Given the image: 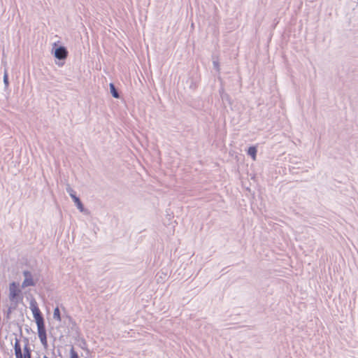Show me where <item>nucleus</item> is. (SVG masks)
Listing matches in <instances>:
<instances>
[{
  "mask_svg": "<svg viewBox=\"0 0 358 358\" xmlns=\"http://www.w3.org/2000/svg\"><path fill=\"white\" fill-rule=\"evenodd\" d=\"M26 331L29 333V328H28V327H27V328H26Z\"/></svg>",
  "mask_w": 358,
  "mask_h": 358,
  "instance_id": "dca6fc26",
  "label": "nucleus"
},
{
  "mask_svg": "<svg viewBox=\"0 0 358 358\" xmlns=\"http://www.w3.org/2000/svg\"><path fill=\"white\" fill-rule=\"evenodd\" d=\"M66 192L73 201L75 205L76 206L77 208L81 212L85 213L87 211V209L85 208V206L81 201L80 199L77 196L76 192L69 186L67 185Z\"/></svg>",
  "mask_w": 358,
  "mask_h": 358,
  "instance_id": "20e7f679",
  "label": "nucleus"
},
{
  "mask_svg": "<svg viewBox=\"0 0 358 358\" xmlns=\"http://www.w3.org/2000/svg\"><path fill=\"white\" fill-rule=\"evenodd\" d=\"M9 299L11 302L18 303L22 300L21 296V290L19 288V285L15 282H12L9 285Z\"/></svg>",
  "mask_w": 358,
  "mask_h": 358,
  "instance_id": "7ed1b4c3",
  "label": "nucleus"
},
{
  "mask_svg": "<svg viewBox=\"0 0 358 358\" xmlns=\"http://www.w3.org/2000/svg\"><path fill=\"white\" fill-rule=\"evenodd\" d=\"M43 358H50V357H48V356H46V355H44Z\"/></svg>",
  "mask_w": 358,
  "mask_h": 358,
  "instance_id": "f3484780",
  "label": "nucleus"
},
{
  "mask_svg": "<svg viewBox=\"0 0 358 358\" xmlns=\"http://www.w3.org/2000/svg\"><path fill=\"white\" fill-rule=\"evenodd\" d=\"M32 350L31 348H28L27 346H24L23 352H21V356L16 358H31Z\"/></svg>",
  "mask_w": 358,
  "mask_h": 358,
  "instance_id": "6e6552de",
  "label": "nucleus"
},
{
  "mask_svg": "<svg viewBox=\"0 0 358 358\" xmlns=\"http://www.w3.org/2000/svg\"><path fill=\"white\" fill-rule=\"evenodd\" d=\"M24 279L22 283V287L25 288L27 287H34L36 282L34 281L31 271L24 270L22 272Z\"/></svg>",
  "mask_w": 358,
  "mask_h": 358,
  "instance_id": "39448f33",
  "label": "nucleus"
},
{
  "mask_svg": "<svg viewBox=\"0 0 358 358\" xmlns=\"http://www.w3.org/2000/svg\"><path fill=\"white\" fill-rule=\"evenodd\" d=\"M110 92H111L112 95L113 96V97L119 98V94L117 92V90L115 87V85L113 83L110 84Z\"/></svg>",
  "mask_w": 358,
  "mask_h": 358,
  "instance_id": "f8f14e48",
  "label": "nucleus"
},
{
  "mask_svg": "<svg viewBox=\"0 0 358 358\" xmlns=\"http://www.w3.org/2000/svg\"><path fill=\"white\" fill-rule=\"evenodd\" d=\"M23 341L24 343V346H27L28 348H31L29 346V340L27 337H24Z\"/></svg>",
  "mask_w": 358,
  "mask_h": 358,
  "instance_id": "4468645a",
  "label": "nucleus"
},
{
  "mask_svg": "<svg viewBox=\"0 0 358 358\" xmlns=\"http://www.w3.org/2000/svg\"><path fill=\"white\" fill-rule=\"evenodd\" d=\"M3 81L4 84V90L6 91L9 87V78H8V73L7 70L4 71L3 73Z\"/></svg>",
  "mask_w": 358,
  "mask_h": 358,
  "instance_id": "1a4fd4ad",
  "label": "nucleus"
},
{
  "mask_svg": "<svg viewBox=\"0 0 358 358\" xmlns=\"http://www.w3.org/2000/svg\"><path fill=\"white\" fill-rule=\"evenodd\" d=\"M18 325V328H19V332H20V336H22V326L20 325L19 324H17Z\"/></svg>",
  "mask_w": 358,
  "mask_h": 358,
  "instance_id": "2eb2a0df",
  "label": "nucleus"
},
{
  "mask_svg": "<svg viewBox=\"0 0 358 358\" xmlns=\"http://www.w3.org/2000/svg\"><path fill=\"white\" fill-rule=\"evenodd\" d=\"M14 350H15V357H18L21 356V352H22V347L20 344V340L15 337V344H14Z\"/></svg>",
  "mask_w": 358,
  "mask_h": 358,
  "instance_id": "423d86ee",
  "label": "nucleus"
},
{
  "mask_svg": "<svg viewBox=\"0 0 358 358\" xmlns=\"http://www.w3.org/2000/svg\"><path fill=\"white\" fill-rule=\"evenodd\" d=\"M18 303L12 302L11 305L8 307V309L5 311V316L7 320H10L12 312L16 309Z\"/></svg>",
  "mask_w": 358,
  "mask_h": 358,
  "instance_id": "0eeeda50",
  "label": "nucleus"
},
{
  "mask_svg": "<svg viewBox=\"0 0 358 358\" xmlns=\"http://www.w3.org/2000/svg\"><path fill=\"white\" fill-rule=\"evenodd\" d=\"M70 358H79L78 354L75 350L73 347H72L70 350Z\"/></svg>",
  "mask_w": 358,
  "mask_h": 358,
  "instance_id": "ddd939ff",
  "label": "nucleus"
},
{
  "mask_svg": "<svg viewBox=\"0 0 358 358\" xmlns=\"http://www.w3.org/2000/svg\"><path fill=\"white\" fill-rule=\"evenodd\" d=\"M68 53L67 48L65 46L57 45V43L53 44L52 54L54 55L55 59L59 60L58 62H56L59 66L64 65V61L66 59Z\"/></svg>",
  "mask_w": 358,
  "mask_h": 358,
  "instance_id": "f03ea898",
  "label": "nucleus"
},
{
  "mask_svg": "<svg viewBox=\"0 0 358 358\" xmlns=\"http://www.w3.org/2000/svg\"><path fill=\"white\" fill-rule=\"evenodd\" d=\"M53 318L55 319L56 320H58V321H61V320H62L61 319L60 310H59V308L58 307H56L54 309Z\"/></svg>",
  "mask_w": 358,
  "mask_h": 358,
  "instance_id": "9b49d317",
  "label": "nucleus"
},
{
  "mask_svg": "<svg viewBox=\"0 0 358 358\" xmlns=\"http://www.w3.org/2000/svg\"><path fill=\"white\" fill-rule=\"evenodd\" d=\"M30 308L31 310L34 321L37 325L38 338L42 345L46 349L48 347V344L45 320L35 299H32L30 301Z\"/></svg>",
  "mask_w": 358,
  "mask_h": 358,
  "instance_id": "f257e3e1",
  "label": "nucleus"
},
{
  "mask_svg": "<svg viewBox=\"0 0 358 358\" xmlns=\"http://www.w3.org/2000/svg\"><path fill=\"white\" fill-rule=\"evenodd\" d=\"M248 154L252 157V159L256 160L257 148L255 146L250 147L248 150Z\"/></svg>",
  "mask_w": 358,
  "mask_h": 358,
  "instance_id": "9d476101",
  "label": "nucleus"
}]
</instances>
